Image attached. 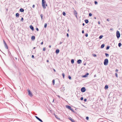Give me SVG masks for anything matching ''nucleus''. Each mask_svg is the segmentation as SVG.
Returning <instances> with one entry per match:
<instances>
[{
  "instance_id": "6e6d98bb",
  "label": "nucleus",
  "mask_w": 122,
  "mask_h": 122,
  "mask_svg": "<svg viewBox=\"0 0 122 122\" xmlns=\"http://www.w3.org/2000/svg\"><path fill=\"white\" fill-rule=\"evenodd\" d=\"M118 71V70L117 69H116V70L115 71L116 72H117Z\"/></svg>"
},
{
  "instance_id": "6e6552de",
  "label": "nucleus",
  "mask_w": 122,
  "mask_h": 122,
  "mask_svg": "<svg viewBox=\"0 0 122 122\" xmlns=\"http://www.w3.org/2000/svg\"><path fill=\"white\" fill-rule=\"evenodd\" d=\"M77 63L78 64H81L82 62V61L80 59L78 60L77 61Z\"/></svg>"
},
{
  "instance_id": "79ce46f5",
  "label": "nucleus",
  "mask_w": 122,
  "mask_h": 122,
  "mask_svg": "<svg viewBox=\"0 0 122 122\" xmlns=\"http://www.w3.org/2000/svg\"><path fill=\"white\" fill-rule=\"evenodd\" d=\"M36 30L37 31H39V29H38V28L36 27Z\"/></svg>"
},
{
  "instance_id": "de8ad7c7",
  "label": "nucleus",
  "mask_w": 122,
  "mask_h": 122,
  "mask_svg": "<svg viewBox=\"0 0 122 122\" xmlns=\"http://www.w3.org/2000/svg\"><path fill=\"white\" fill-rule=\"evenodd\" d=\"M31 57L32 58H34V56L33 55Z\"/></svg>"
},
{
  "instance_id": "b1692460",
  "label": "nucleus",
  "mask_w": 122,
  "mask_h": 122,
  "mask_svg": "<svg viewBox=\"0 0 122 122\" xmlns=\"http://www.w3.org/2000/svg\"><path fill=\"white\" fill-rule=\"evenodd\" d=\"M62 14L63 15H64V16H65L66 15V13H65V12H63V13H62Z\"/></svg>"
},
{
  "instance_id": "58836bf2",
  "label": "nucleus",
  "mask_w": 122,
  "mask_h": 122,
  "mask_svg": "<svg viewBox=\"0 0 122 122\" xmlns=\"http://www.w3.org/2000/svg\"><path fill=\"white\" fill-rule=\"evenodd\" d=\"M46 50V48L45 47L43 48V51H45Z\"/></svg>"
},
{
  "instance_id": "4c0bfd02",
  "label": "nucleus",
  "mask_w": 122,
  "mask_h": 122,
  "mask_svg": "<svg viewBox=\"0 0 122 122\" xmlns=\"http://www.w3.org/2000/svg\"><path fill=\"white\" fill-rule=\"evenodd\" d=\"M89 15L90 16H92V13H90L89 14Z\"/></svg>"
},
{
  "instance_id": "8fccbe9b",
  "label": "nucleus",
  "mask_w": 122,
  "mask_h": 122,
  "mask_svg": "<svg viewBox=\"0 0 122 122\" xmlns=\"http://www.w3.org/2000/svg\"><path fill=\"white\" fill-rule=\"evenodd\" d=\"M98 24H100V22L99 21H98Z\"/></svg>"
},
{
  "instance_id": "a18cd8bd",
  "label": "nucleus",
  "mask_w": 122,
  "mask_h": 122,
  "mask_svg": "<svg viewBox=\"0 0 122 122\" xmlns=\"http://www.w3.org/2000/svg\"><path fill=\"white\" fill-rule=\"evenodd\" d=\"M35 7V5H33L32 6V8H34Z\"/></svg>"
},
{
  "instance_id": "2f4dec72",
  "label": "nucleus",
  "mask_w": 122,
  "mask_h": 122,
  "mask_svg": "<svg viewBox=\"0 0 122 122\" xmlns=\"http://www.w3.org/2000/svg\"><path fill=\"white\" fill-rule=\"evenodd\" d=\"M109 46H107V48H106V49L107 50H108V49H109Z\"/></svg>"
},
{
  "instance_id": "603ef678",
  "label": "nucleus",
  "mask_w": 122,
  "mask_h": 122,
  "mask_svg": "<svg viewBox=\"0 0 122 122\" xmlns=\"http://www.w3.org/2000/svg\"><path fill=\"white\" fill-rule=\"evenodd\" d=\"M43 44V42H42L41 43V45H42Z\"/></svg>"
},
{
  "instance_id": "0e129e2a",
  "label": "nucleus",
  "mask_w": 122,
  "mask_h": 122,
  "mask_svg": "<svg viewBox=\"0 0 122 122\" xmlns=\"http://www.w3.org/2000/svg\"><path fill=\"white\" fill-rule=\"evenodd\" d=\"M35 47H34L33 48V49H35Z\"/></svg>"
},
{
  "instance_id": "4468645a",
  "label": "nucleus",
  "mask_w": 122,
  "mask_h": 122,
  "mask_svg": "<svg viewBox=\"0 0 122 122\" xmlns=\"http://www.w3.org/2000/svg\"><path fill=\"white\" fill-rule=\"evenodd\" d=\"M24 10L22 9V8H21L20 9V11L21 12H23L24 11Z\"/></svg>"
},
{
  "instance_id": "72a5a7b5",
  "label": "nucleus",
  "mask_w": 122,
  "mask_h": 122,
  "mask_svg": "<svg viewBox=\"0 0 122 122\" xmlns=\"http://www.w3.org/2000/svg\"><path fill=\"white\" fill-rule=\"evenodd\" d=\"M115 75L116 77H117V73H115Z\"/></svg>"
},
{
  "instance_id": "3c124183",
  "label": "nucleus",
  "mask_w": 122,
  "mask_h": 122,
  "mask_svg": "<svg viewBox=\"0 0 122 122\" xmlns=\"http://www.w3.org/2000/svg\"><path fill=\"white\" fill-rule=\"evenodd\" d=\"M107 20L108 21H109V19H107Z\"/></svg>"
},
{
  "instance_id": "864d4df0",
  "label": "nucleus",
  "mask_w": 122,
  "mask_h": 122,
  "mask_svg": "<svg viewBox=\"0 0 122 122\" xmlns=\"http://www.w3.org/2000/svg\"><path fill=\"white\" fill-rule=\"evenodd\" d=\"M62 43V42H60V43H59V44H61Z\"/></svg>"
},
{
  "instance_id": "4d7b16f0",
  "label": "nucleus",
  "mask_w": 122,
  "mask_h": 122,
  "mask_svg": "<svg viewBox=\"0 0 122 122\" xmlns=\"http://www.w3.org/2000/svg\"><path fill=\"white\" fill-rule=\"evenodd\" d=\"M67 36L68 37L69 36V35H68V33H67Z\"/></svg>"
},
{
  "instance_id": "09e8293b",
  "label": "nucleus",
  "mask_w": 122,
  "mask_h": 122,
  "mask_svg": "<svg viewBox=\"0 0 122 122\" xmlns=\"http://www.w3.org/2000/svg\"><path fill=\"white\" fill-rule=\"evenodd\" d=\"M82 33H84V30H82Z\"/></svg>"
},
{
  "instance_id": "f03ea898",
  "label": "nucleus",
  "mask_w": 122,
  "mask_h": 122,
  "mask_svg": "<svg viewBox=\"0 0 122 122\" xmlns=\"http://www.w3.org/2000/svg\"><path fill=\"white\" fill-rule=\"evenodd\" d=\"M108 61L107 59H105L104 62V65L105 66H107L108 64Z\"/></svg>"
},
{
  "instance_id": "69168bd1",
  "label": "nucleus",
  "mask_w": 122,
  "mask_h": 122,
  "mask_svg": "<svg viewBox=\"0 0 122 122\" xmlns=\"http://www.w3.org/2000/svg\"><path fill=\"white\" fill-rule=\"evenodd\" d=\"M94 18L95 19H96V17H94Z\"/></svg>"
},
{
  "instance_id": "7c9ffc66",
  "label": "nucleus",
  "mask_w": 122,
  "mask_h": 122,
  "mask_svg": "<svg viewBox=\"0 0 122 122\" xmlns=\"http://www.w3.org/2000/svg\"><path fill=\"white\" fill-rule=\"evenodd\" d=\"M43 16V15L42 14H41V20L42 19Z\"/></svg>"
},
{
  "instance_id": "423d86ee",
  "label": "nucleus",
  "mask_w": 122,
  "mask_h": 122,
  "mask_svg": "<svg viewBox=\"0 0 122 122\" xmlns=\"http://www.w3.org/2000/svg\"><path fill=\"white\" fill-rule=\"evenodd\" d=\"M73 13H74V15L76 16V18H77V13L76 11L75 10H74V11Z\"/></svg>"
},
{
  "instance_id": "f257e3e1",
  "label": "nucleus",
  "mask_w": 122,
  "mask_h": 122,
  "mask_svg": "<svg viewBox=\"0 0 122 122\" xmlns=\"http://www.w3.org/2000/svg\"><path fill=\"white\" fill-rule=\"evenodd\" d=\"M46 3V2L44 0H42V5L43 8L44 9H45L46 8V7L45 6V5L46 6H47V4H45V3Z\"/></svg>"
},
{
  "instance_id": "a211bd4d",
  "label": "nucleus",
  "mask_w": 122,
  "mask_h": 122,
  "mask_svg": "<svg viewBox=\"0 0 122 122\" xmlns=\"http://www.w3.org/2000/svg\"><path fill=\"white\" fill-rule=\"evenodd\" d=\"M71 62L72 64H73L74 63V60L73 59H72L71 60Z\"/></svg>"
},
{
  "instance_id": "1a4fd4ad",
  "label": "nucleus",
  "mask_w": 122,
  "mask_h": 122,
  "mask_svg": "<svg viewBox=\"0 0 122 122\" xmlns=\"http://www.w3.org/2000/svg\"><path fill=\"white\" fill-rule=\"evenodd\" d=\"M72 122H75V121H74V120L72 119L71 117H69L68 118Z\"/></svg>"
},
{
  "instance_id": "13d9d810",
  "label": "nucleus",
  "mask_w": 122,
  "mask_h": 122,
  "mask_svg": "<svg viewBox=\"0 0 122 122\" xmlns=\"http://www.w3.org/2000/svg\"><path fill=\"white\" fill-rule=\"evenodd\" d=\"M57 96L59 98H60V97L59 96L57 95Z\"/></svg>"
},
{
  "instance_id": "393cba45",
  "label": "nucleus",
  "mask_w": 122,
  "mask_h": 122,
  "mask_svg": "<svg viewBox=\"0 0 122 122\" xmlns=\"http://www.w3.org/2000/svg\"><path fill=\"white\" fill-rule=\"evenodd\" d=\"M47 24L46 23H45L44 25V27L45 28H46L47 26Z\"/></svg>"
},
{
  "instance_id": "9d476101",
  "label": "nucleus",
  "mask_w": 122,
  "mask_h": 122,
  "mask_svg": "<svg viewBox=\"0 0 122 122\" xmlns=\"http://www.w3.org/2000/svg\"><path fill=\"white\" fill-rule=\"evenodd\" d=\"M88 74H89L88 73H87L86 75L83 76V77H87Z\"/></svg>"
},
{
  "instance_id": "ea45409f",
  "label": "nucleus",
  "mask_w": 122,
  "mask_h": 122,
  "mask_svg": "<svg viewBox=\"0 0 122 122\" xmlns=\"http://www.w3.org/2000/svg\"><path fill=\"white\" fill-rule=\"evenodd\" d=\"M72 112H74V110L72 109L71 108V109L70 110Z\"/></svg>"
},
{
  "instance_id": "ddd939ff",
  "label": "nucleus",
  "mask_w": 122,
  "mask_h": 122,
  "mask_svg": "<svg viewBox=\"0 0 122 122\" xmlns=\"http://www.w3.org/2000/svg\"><path fill=\"white\" fill-rule=\"evenodd\" d=\"M59 49H57L56 51V53L57 54L59 53Z\"/></svg>"
},
{
  "instance_id": "2eb2a0df",
  "label": "nucleus",
  "mask_w": 122,
  "mask_h": 122,
  "mask_svg": "<svg viewBox=\"0 0 122 122\" xmlns=\"http://www.w3.org/2000/svg\"><path fill=\"white\" fill-rule=\"evenodd\" d=\"M32 40H34L35 39V37L34 36H32L31 38Z\"/></svg>"
},
{
  "instance_id": "37998d69",
  "label": "nucleus",
  "mask_w": 122,
  "mask_h": 122,
  "mask_svg": "<svg viewBox=\"0 0 122 122\" xmlns=\"http://www.w3.org/2000/svg\"><path fill=\"white\" fill-rule=\"evenodd\" d=\"M83 97H81V100H83Z\"/></svg>"
},
{
  "instance_id": "f8f14e48",
  "label": "nucleus",
  "mask_w": 122,
  "mask_h": 122,
  "mask_svg": "<svg viewBox=\"0 0 122 122\" xmlns=\"http://www.w3.org/2000/svg\"><path fill=\"white\" fill-rule=\"evenodd\" d=\"M66 107L70 110L71 108V107L69 106H66Z\"/></svg>"
},
{
  "instance_id": "680f3d73",
  "label": "nucleus",
  "mask_w": 122,
  "mask_h": 122,
  "mask_svg": "<svg viewBox=\"0 0 122 122\" xmlns=\"http://www.w3.org/2000/svg\"><path fill=\"white\" fill-rule=\"evenodd\" d=\"M51 46H50H50H49V48H51Z\"/></svg>"
},
{
  "instance_id": "473e14b6",
  "label": "nucleus",
  "mask_w": 122,
  "mask_h": 122,
  "mask_svg": "<svg viewBox=\"0 0 122 122\" xmlns=\"http://www.w3.org/2000/svg\"><path fill=\"white\" fill-rule=\"evenodd\" d=\"M68 78L70 80H71V77L70 76H68Z\"/></svg>"
},
{
  "instance_id": "c85d7f7f",
  "label": "nucleus",
  "mask_w": 122,
  "mask_h": 122,
  "mask_svg": "<svg viewBox=\"0 0 122 122\" xmlns=\"http://www.w3.org/2000/svg\"><path fill=\"white\" fill-rule=\"evenodd\" d=\"M55 80H52V83H53V84L54 85V84L55 83Z\"/></svg>"
},
{
  "instance_id": "bb28decb",
  "label": "nucleus",
  "mask_w": 122,
  "mask_h": 122,
  "mask_svg": "<svg viewBox=\"0 0 122 122\" xmlns=\"http://www.w3.org/2000/svg\"><path fill=\"white\" fill-rule=\"evenodd\" d=\"M121 45V43H119L118 44V46H119V47H120Z\"/></svg>"
},
{
  "instance_id": "c03bdc74",
  "label": "nucleus",
  "mask_w": 122,
  "mask_h": 122,
  "mask_svg": "<svg viewBox=\"0 0 122 122\" xmlns=\"http://www.w3.org/2000/svg\"><path fill=\"white\" fill-rule=\"evenodd\" d=\"M88 36V35L87 34H85V36H86V37H87V36Z\"/></svg>"
},
{
  "instance_id": "9b49d317",
  "label": "nucleus",
  "mask_w": 122,
  "mask_h": 122,
  "mask_svg": "<svg viewBox=\"0 0 122 122\" xmlns=\"http://www.w3.org/2000/svg\"><path fill=\"white\" fill-rule=\"evenodd\" d=\"M30 28L32 30H34V27H33V26H32V25H31L30 26Z\"/></svg>"
},
{
  "instance_id": "6ab92c4d",
  "label": "nucleus",
  "mask_w": 122,
  "mask_h": 122,
  "mask_svg": "<svg viewBox=\"0 0 122 122\" xmlns=\"http://www.w3.org/2000/svg\"><path fill=\"white\" fill-rule=\"evenodd\" d=\"M54 115L55 116V117H56L57 119L59 120H60V118H58L57 117V116L55 114H54Z\"/></svg>"
},
{
  "instance_id": "774afa93",
  "label": "nucleus",
  "mask_w": 122,
  "mask_h": 122,
  "mask_svg": "<svg viewBox=\"0 0 122 122\" xmlns=\"http://www.w3.org/2000/svg\"><path fill=\"white\" fill-rule=\"evenodd\" d=\"M112 30V29H110V30Z\"/></svg>"
},
{
  "instance_id": "f704fd0d",
  "label": "nucleus",
  "mask_w": 122,
  "mask_h": 122,
  "mask_svg": "<svg viewBox=\"0 0 122 122\" xmlns=\"http://www.w3.org/2000/svg\"><path fill=\"white\" fill-rule=\"evenodd\" d=\"M3 42H4V45H5V44H6V42H5V41H4V40H3Z\"/></svg>"
},
{
  "instance_id": "4be33fe9",
  "label": "nucleus",
  "mask_w": 122,
  "mask_h": 122,
  "mask_svg": "<svg viewBox=\"0 0 122 122\" xmlns=\"http://www.w3.org/2000/svg\"><path fill=\"white\" fill-rule=\"evenodd\" d=\"M108 88V85H106L105 87V89H107Z\"/></svg>"
},
{
  "instance_id": "20e7f679",
  "label": "nucleus",
  "mask_w": 122,
  "mask_h": 122,
  "mask_svg": "<svg viewBox=\"0 0 122 122\" xmlns=\"http://www.w3.org/2000/svg\"><path fill=\"white\" fill-rule=\"evenodd\" d=\"M86 91V89L85 87H83L81 89V91L82 92H84Z\"/></svg>"
},
{
  "instance_id": "c756f323",
  "label": "nucleus",
  "mask_w": 122,
  "mask_h": 122,
  "mask_svg": "<svg viewBox=\"0 0 122 122\" xmlns=\"http://www.w3.org/2000/svg\"><path fill=\"white\" fill-rule=\"evenodd\" d=\"M62 76H63V78H64V76H65V74L64 73H63L62 74Z\"/></svg>"
},
{
  "instance_id": "39448f33",
  "label": "nucleus",
  "mask_w": 122,
  "mask_h": 122,
  "mask_svg": "<svg viewBox=\"0 0 122 122\" xmlns=\"http://www.w3.org/2000/svg\"><path fill=\"white\" fill-rule=\"evenodd\" d=\"M28 95L30 97H32V94L30 91L29 90H28Z\"/></svg>"
},
{
  "instance_id": "bf43d9fd",
  "label": "nucleus",
  "mask_w": 122,
  "mask_h": 122,
  "mask_svg": "<svg viewBox=\"0 0 122 122\" xmlns=\"http://www.w3.org/2000/svg\"><path fill=\"white\" fill-rule=\"evenodd\" d=\"M84 25H85V24L84 23H83L82 24L84 26Z\"/></svg>"
},
{
  "instance_id": "f3484780",
  "label": "nucleus",
  "mask_w": 122,
  "mask_h": 122,
  "mask_svg": "<svg viewBox=\"0 0 122 122\" xmlns=\"http://www.w3.org/2000/svg\"><path fill=\"white\" fill-rule=\"evenodd\" d=\"M104 46H105V45L104 44H102L101 46V48H103L104 47Z\"/></svg>"
},
{
  "instance_id": "aec40b11",
  "label": "nucleus",
  "mask_w": 122,
  "mask_h": 122,
  "mask_svg": "<svg viewBox=\"0 0 122 122\" xmlns=\"http://www.w3.org/2000/svg\"><path fill=\"white\" fill-rule=\"evenodd\" d=\"M85 21L86 23H87L88 22V20H85Z\"/></svg>"
},
{
  "instance_id": "338daca9",
  "label": "nucleus",
  "mask_w": 122,
  "mask_h": 122,
  "mask_svg": "<svg viewBox=\"0 0 122 122\" xmlns=\"http://www.w3.org/2000/svg\"><path fill=\"white\" fill-rule=\"evenodd\" d=\"M86 64H84V65H86Z\"/></svg>"
},
{
  "instance_id": "5701e85b",
  "label": "nucleus",
  "mask_w": 122,
  "mask_h": 122,
  "mask_svg": "<svg viewBox=\"0 0 122 122\" xmlns=\"http://www.w3.org/2000/svg\"><path fill=\"white\" fill-rule=\"evenodd\" d=\"M103 36L102 35H101L99 37V38L100 39H101L102 38V37H103Z\"/></svg>"
},
{
  "instance_id": "cd10ccee",
  "label": "nucleus",
  "mask_w": 122,
  "mask_h": 122,
  "mask_svg": "<svg viewBox=\"0 0 122 122\" xmlns=\"http://www.w3.org/2000/svg\"><path fill=\"white\" fill-rule=\"evenodd\" d=\"M94 57H96L97 56V55L96 54H93L92 55Z\"/></svg>"
},
{
  "instance_id": "052dcab7",
  "label": "nucleus",
  "mask_w": 122,
  "mask_h": 122,
  "mask_svg": "<svg viewBox=\"0 0 122 122\" xmlns=\"http://www.w3.org/2000/svg\"><path fill=\"white\" fill-rule=\"evenodd\" d=\"M46 61L47 62H49V60H47Z\"/></svg>"
},
{
  "instance_id": "7ed1b4c3",
  "label": "nucleus",
  "mask_w": 122,
  "mask_h": 122,
  "mask_svg": "<svg viewBox=\"0 0 122 122\" xmlns=\"http://www.w3.org/2000/svg\"><path fill=\"white\" fill-rule=\"evenodd\" d=\"M116 35L117 38H119L120 37V34L119 32L118 31H117V32Z\"/></svg>"
},
{
  "instance_id": "c9c22d12",
  "label": "nucleus",
  "mask_w": 122,
  "mask_h": 122,
  "mask_svg": "<svg viewBox=\"0 0 122 122\" xmlns=\"http://www.w3.org/2000/svg\"><path fill=\"white\" fill-rule=\"evenodd\" d=\"M89 118L88 117H86V119L87 120H88L89 119Z\"/></svg>"
},
{
  "instance_id": "412c9836",
  "label": "nucleus",
  "mask_w": 122,
  "mask_h": 122,
  "mask_svg": "<svg viewBox=\"0 0 122 122\" xmlns=\"http://www.w3.org/2000/svg\"><path fill=\"white\" fill-rule=\"evenodd\" d=\"M5 48L7 49H8V46H7V45L6 44H5Z\"/></svg>"
},
{
  "instance_id": "5fc2aeb1",
  "label": "nucleus",
  "mask_w": 122,
  "mask_h": 122,
  "mask_svg": "<svg viewBox=\"0 0 122 122\" xmlns=\"http://www.w3.org/2000/svg\"><path fill=\"white\" fill-rule=\"evenodd\" d=\"M53 70L54 72H56V71L54 69H53Z\"/></svg>"
},
{
  "instance_id": "a19ab883",
  "label": "nucleus",
  "mask_w": 122,
  "mask_h": 122,
  "mask_svg": "<svg viewBox=\"0 0 122 122\" xmlns=\"http://www.w3.org/2000/svg\"><path fill=\"white\" fill-rule=\"evenodd\" d=\"M97 3L96 1H95V4L96 5L97 4Z\"/></svg>"
},
{
  "instance_id": "0eeeda50",
  "label": "nucleus",
  "mask_w": 122,
  "mask_h": 122,
  "mask_svg": "<svg viewBox=\"0 0 122 122\" xmlns=\"http://www.w3.org/2000/svg\"><path fill=\"white\" fill-rule=\"evenodd\" d=\"M35 117L39 121H40L41 122H43L42 120L41 119H40L37 116H35Z\"/></svg>"
},
{
  "instance_id": "dca6fc26",
  "label": "nucleus",
  "mask_w": 122,
  "mask_h": 122,
  "mask_svg": "<svg viewBox=\"0 0 122 122\" xmlns=\"http://www.w3.org/2000/svg\"><path fill=\"white\" fill-rule=\"evenodd\" d=\"M19 14L18 13H17L16 14V17H18L19 16Z\"/></svg>"
},
{
  "instance_id": "e433bc0d",
  "label": "nucleus",
  "mask_w": 122,
  "mask_h": 122,
  "mask_svg": "<svg viewBox=\"0 0 122 122\" xmlns=\"http://www.w3.org/2000/svg\"><path fill=\"white\" fill-rule=\"evenodd\" d=\"M23 20H24V19H23V17H22L21 18V20L22 21H23Z\"/></svg>"
},
{
  "instance_id": "a878e982",
  "label": "nucleus",
  "mask_w": 122,
  "mask_h": 122,
  "mask_svg": "<svg viewBox=\"0 0 122 122\" xmlns=\"http://www.w3.org/2000/svg\"><path fill=\"white\" fill-rule=\"evenodd\" d=\"M105 55L107 57H108L109 56V54H108L107 53H105Z\"/></svg>"
},
{
  "instance_id": "e2e57ef3",
  "label": "nucleus",
  "mask_w": 122,
  "mask_h": 122,
  "mask_svg": "<svg viewBox=\"0 0 122 122\" xmlns=\"http://www.w3.org/2000/svg\"><path fill=\"white\" fill-rule=\"evenodd\" d=\"M96 75H95L94 76L95 77H96Z\"/></svg>"
},
{
  "instance_id": "49530a36",
  "label": "nucleus",
  "mask_w": 122,
  "mask_h": 122,
  "mask_svg": "<svg viewBox=\"0 0 122 122\" xmlns=\"http://www.w3.org/2000/svg\"><path fill=\"white\" fill-rule=\"evenodd\" d=\"M87 100L86 99H85L84 100V102H86V101Z\"/></svg>"
}]
</instances>
